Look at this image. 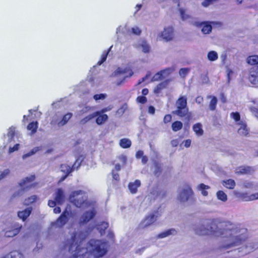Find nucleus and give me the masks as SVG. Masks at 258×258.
<instances>
[{
  "mask_svg": "<svg viewBox=\"0 0 258 258\" xmlns=\"http://www.w3.org/2000/svg\"><path fill=\"white\" fill-rule=\"evenodd\" d=\"M154 174L155 176L158 177L162 172V166L161 164L157 161L154 162Z\"/></svg>",
  "mask_w": 258,
  "mask_h": 258,
  "instance_id": "26",
  "label": "nucleus"
},
{
  "mask_svg": "<svg viewBox=\"0 0 258 258\" xmlns=\"http://www.w3.org/2000/svg\"><path fill=\"white\" fill-rule=\"evenodd\" d=\"M15 127L12 126L9 128L8 132L7 134L9 142L10 143L13 141L14 135H15Z\"/></svg>",
  "mask_w": 258,
  "mask_h": 258,
  "instance_id": "42",
  "label": "nucleus"
},
{
  "mask_svg": "<svg viewBox=\"0 0 258 258\" xmlns=\"http://www.w3.org/2000/svg\"><path fill=\"white\" fill-rule=\"evenodd\" d=\"M239 197L243 201H251L257 199L256 193L250 195H249L246 192L240 193Z\"/></svg>",
  "mask_w": 258,
  "mask_h": 258,
  "instance_id": "20",
  "label": "nucleus"
},
{
  "mask_svg": "<svg viewBox=\"0 0 258 258\" xmlns=\"http://www.w3.org/2000/svg\"><path fill=\"white\" fill-rule=\"evenodd\" d=\"M40 150L39 147H35L33 148L31 151L28 152V153L25 154L23 155L22 158L23 159H26L27 158L33 155L37 152H38Z\"/></svg>",
  "mask_w": 258,
  "mask_h": 258,
  "instance_id": "44",
  "label": "nucleus"
},
{
  "mask_svg": "<svg viewBox=\"0 0 258 258\" xmlns=\"http://www.w3.org/2000/svg\"><path fill=\"white\" fill-rule=\"evenodd\" d=\"M131 32L133 34L136 35H140L141 33V29L138 27H134L131 29Z\"/></svg>",
  "mask_w": 258,
  "mask_h": 258,
  "instance_id": "56",
  "label": "nucleus"
},
{
  "mask_svg": "<svg viewBox=\"0 0 258 258\" xmlns=\"http://www.w3.org/2000/svg\"><path fill=\"white\" fill-rule=\"evenodd\" d=\"M36 196H32L25 200L24 204L26 205H29V204L34 203L36 200Z\"/></svg>",
  "mask_w": 258,
  "mask_h": 258,
  "instance_id": "47",
  "label": "nucleus"
},
{
  "mask_svg": "<svg viewBox=\"0 0 258 258\" xmlns=\"http://www.w3.org/2000/svg\"><path fill=\"white\" fill-rule=\"evenodd\" d=\"M93 109V107L90 106H85L82 108V109L80 111V114L83 115L85 113H87L89 111H91Z\"/></svg>",
  "mask_w": 258,
  "mask_h": 258,
  "instance_id": "46",
  "label": "nucleus"
},
{
  "mask_svg": "<svg viewBox=\"0 0 258 258\" xmlns=\"http://www.w3.org/2000/svg\"><path fill=\"white\" fill-rule=\"evenodd\" d=\"M31 211L32 208L29 207L25 210L19 212L18 213V216L20 219H22L23 221H24L30 215Z\"/></svg>",
  "mask_w": 258,
  "mask_h": 258,
  "instance_id": "21",
  "label": "nucleus"
},
{
  "mask_svg": "<svg viewBox=\"0 0 258 258\" xmlns=\"http://www.w3.org/2000/svg\"><path fill=\"white\" fill-rule=\"evenodd\" d=\"M210 186L205 185L204 183H201L197 186V189L201 191V194L204 196H207L208 195V192L207 191V189L210 188Z\"/></svg>",
  "mask_w": 258,
  "mask_h": 258,
  "instance_id": "27",
  "label": "nucleus"
},
{
  "mask_svg": "<svg viewBox=\"0 0 258 258\" xmlns=\"http://www.w3.org/2000/svg\"><path fill=\"white\" fill-rule=\"evenodd\" d=\"M35 177V175L26 177L19 183L21 189L18 191V196L22 195L24 191L27 190L33 186V184H32L31 182L34 180Z\"/></svg>",
  "mask_w": 258,
  "mask_h": 258,
  "instance_id": "10",
  "label": "nucleus"
},
{
  "mask_svg": "<svg viewBox=\"0 0 258 258\" xmlns=\"http://www.w3.org/2000/svg\"><path fill=\"white\" fill-rule=\"evenodd\" d=\"M216 196L218 200L225 202L227 200V195L222 190H219L216 193Z\"/></svg>",
  "mask_w": 258,
  "mask_h": 258,
  "instance_id": "37",
  "label": "nucleus"
},
{
  "mask_svg": "<svg viewBox=\"0 0 258 258\" xmlns=\"http://www.w3.org/2000/svg\"><path fill=\"white\" fill-rule=\"evenodd\" d=\"M112 177L115 180H119V175L117 173H115L114 170L112 171Z\"/></svg>",
  "mask_w": 258,
  "mask_h": 258,
  "instance_id": "62",
  "label": "nucleus"
},
{
  "mask_svg": "<svg viewBox=\"0 0 258 258\" xmlns=\"http://www.w3.org/2000/svg\"><path fill=\"white\" fill-rule=\"evenodd\" d=\"M54 200L57 205H62L65 200V196L63 190L61 188H58L55 193Z\"/></svg>",
  "mask_w": 258,
  "mask_h": 258,
  "instance_id": "17",
  "label": "nucleus"
},
{
  "mask_svg": "<svg viewBox=\"0 0 258 258\" xmlns=\"http://www.w3.org/2000/svg\"><path fill=\"white\" fill-rule=\"evenodd\" d=\"M108 223L105 222H103L101 224L98 226L97 229L99 231L101 235L105 233V230L108 228Z\"/></svg>",
  "mask_w": 258,
  "mask_h": 258,
  "instance_id": "39",
  "label": "nucleus"
},
{
  "mask_svg": "<svg viewBox=\"0 0 258 258\" xmlns=\"http://www.w3.org/2000/svg\"><path fill=\"white\" fill-rule=\"evenodd\" d=\"M189 70L186 68H182L179 70V74L181 77H185L188 74Z\"/></svg>",
  "mask_w": 258,
  "mask_h": 258,
  "instance_id": "55",
  "label": "nucleus"
},
{
  "mask_svg": "<svg viewBox=\"0 0 258 258\" xmlns=\"http://www.w3.org/2000/svg\"><path fill=\"white\" fill-rule=\"evenodd\" d=\"M193 130L198 136H202L204 133V131L202 129V125L200 123H197L194 125Z\"/></svg>",
  "mask_w": 258,
  "mask_h": 258,
  "instance_id": "30",
  "label": "nucleus"
},
{
  "mask_svg": "<svg viewBox=\"0 0 258 258\" xmlns=\"http://www.w3.org/2000/svg\"><path fill=\"white\" fill-rule=\"evenodd\" d=\"M71 215V211L66 209L57 220L51 223V226L55 228H62L68 222Z\"/></svg>",
  "mask_w": 258,
  "mask_h": 258,
  "instance_id": "6",
  "label": "nucleus"
},
{
  "mask_svg": "<svg viewBox=\"0 0 258 258\" xmlns=\"http://www.w3.org/2000/svg\"><path fill=\"white\" fill-rule=\"evenodd\" d=\"M183 143L184 144V146L186 148H188L190 146L191 144V140L189 139L185 140Z\"/></svg>",
  "mask_w": 258,
  "mask_h": 258,
  "instance_id": "63",
  "label": "nucleus"
},
{
  "mask_svg": "<svg viewBox=\"0 0 258 258\" xmlns=\"http://www.w3.org/2000/svg\"><path fill=\"white\" fill-rule=\"evenodd\" d=\"M73 116V114L72 113H68L64 115L62 117V118L57 122V125L59 126H62L66 124L68 121L72 118Z\"/></svg>",
  "mask_w": 258,
  "mask_h": 258,
  "instance_id": "23",
  "label": "nucleus"
},
{
  "mask_svg": "<svg viewBox=\"0 0 258 258\" xmlns=\"http://www.w3.org/2000/svg\"><path fill=\"white\" fill-rule=\"evenodd\" d=\"M69 200L70 202L78 208L86 209L95 205V202L88 200L87 194L81 190L73 191L70 195Z\"/></svg>",
  "mask_w": 258,
  "mask_h": 258,
  "instance_id": "3",
  "label": "nucleus"
},
{
  "mask_svg": "<svg viewBox=\"0 0 258 258\" xmlns=\"http://www.w3.org/2000/svg\"><path fill=\"white\" fill-rule=\"evenodd\" d=\"M22 225L15 223L8 225L3 230L4 232V236L6 237H13L17 235L20 231Z\"/></svg>",
  "mask_w": 258,
  "mask_h": 258,
  "instance_id": "7",
  "label": "nucleus"
},
{
  "mask_svg": "<svg viewBox=\"0 0 258 258\" xmlns=\"http://www.w3.org/2000/svg\"><path fill=\"white\" fill-rule=\"evenodd\" d=\"M218 0H203L201 3V5L204 7H208L210 6L213 2L217 1Z\"/></svg>",
  "mask_w": 258,
  "mask_h": 258,
  "instance_id": "51",
  "label": "nucleus"
},
{
  "mask_svg": "<svg viewBox=\"0 0 258 258\" xmlns=\"http://www.w3.org/2000/svg\"><path fill=\"white\" fill-rule=\"evenodd\" d=\"M10 173V170L8 169L4 170L0 172V180L6 177Z\"/></svg>",
  "mask_w": 258,
  "mask_h": 258,
  "instance_id": "54",
  "label": "nucleus"
},
{
  "mask_svg": "<svg viewBox=\"0 0 258 258\" xmlns=\"http://www.w3.org/2000/svg\"><path fill=\"white\" fill-rule=\"evenodd\" d=\"M176 110L172 111L173 114L180 117H184L187 121L191 118V113L188 111L187 106V97L185 96H180L175 103Z\"/></svg>",
  "mask_w": 258,
  "mask_h": 258,
  "instance_id": "4",
  "label": "nucleus"
},
{
  "mask_svg": "<svg viewBox=\"0 0 258 258\" xmlns=\"http://www.w3.org/2000/svg\"><path fill=\"white\" fill-rule=\"evenodd\" d=\"M175 70V67H172L170 68H167L163 70H162L160 72L161 73L163 78L164 79L167 77L169 75L171 74Z\"/></svg>",
  "mask_w": 258,
  "mask_h": 258,
  "instance_id": "36",
  "label": "nucleus"
},
{
  "mask_svg": "<svg viewBox=\"0 0 258 258\" xmlns=\"http://www.w3.org/2000/svg\"><path fill=\"white\" fill-rule=\"evenodd\" d=\"M137 100L138 102L142 104L145 103L147 101L146 97L142 96L138 97Z\"/></svg>",
  "mask_w": 258,
  "mask_h": 258,
  "instance_id": "59",
  "label": "nucleus"
},
{
  "mask_svg": "<svg viewBox=\"0 0 258 258\" xmlns=\"http://www.w3.org/2000/svg\"><path fill=\"white\" fill-rule=\"evenodd\" d=\"M255 170L254 167L249 166H242L237 168L235 173L237 174H251Z\"/></svg>",
  "mask_w": 258,
  "mask_h": 258,
  "instance_id": "14",
  "label": "nucleus"
},
{
  "mask_svg": "<svg viewBox=\"0 0 258 258\" xmlns=\"http://www.w3.org/2000/svg\"><path fill=\"white\" fill-rule=\"evenodd\" d=\"M194 195L191 187L185 184L180 187L177 191V199L180 203H185L191 199Z\"/></svg>",
  "mask_w": 258,
  "mask_h": 258,
  "instance_id": "5",
  "label": "nucleus"
},
{
  "mask_svg": "<svg viewBox=\"0 0 258 258\" xmlns=\"http://www.w3.org/2000/svg\"><path fill=\"white\" fill-rule=\"evenodd\" d=\"M20 145L19 144H16L14 147H10L9 149V153L11 154L15 151L18 150L19 148Z\"/></svg>",
  "mask_w": 258,
  "mask_h": 258,
  "instance_id": "58",
  "label": "nucleus"
},
{
  "mask_svg": "<svg viewBox=\"0 0 258 258\" xmlns=\"http://www.w3.org/2000/svg\"><path fill=\"white\" fill-rule=\"evenodd\" d=\"M172 118V116L170 114H167L164 117V122L165 123L169 122Z\"/></svg>",
  "mask_w": 258,
  "mask_h": 258,
  "instance_id": "60",
  "label": "nucleus"
},
{
  "mask_svg": "<svg viewBox=\"0 0 258 258\" xmlns=\"http://www.w3.org/2000/svg\"><path fill=\"white\" fill-rule=\"evenodd\" d=\"M164 78H163V76L160 73V72H158L156 73L152 78V81H158L160 80H163Z\"/></svg>",
  "mask_w": 258,
  "mask_h": 258,
  "instance_id": "49",
  "label": "nucleus"
},
{
  "mask_svg": "<svg viewBox=\"0 0 258 258\" xmlns=\"http://www.w3.org/2000/svg\"><path fill=\"white\" fill-rule=\"evenodd\" d=\"M107 95L106 94H96L94 95L93 98L96 100L98 101L99 100H104L106 98Z\"/></svg>",
  "mask_w": 258,
  "mask_h": 258,
  "instance_id": "53",
  "label": "nucleus"
},
{
  "mask_svg": "<svg viewBox=\"0 0 258 258\" xmlns=\"http://www.w3.org/2000/svg\"><path fill=\"white\" fill-rule=\"evenodd\" d=\"M161 192L157 186L153 187L150 192V196L152 197L154 199H155L157 197H159Z\"/></svg>",
  "mask_w": 258,
  "mask_h": 258,
  "instance_id": "32",
  "label": "nucleus"
},
{
  "mask_svg": "<svg viewBox=\"0 0 258 258\" xmlns=\"http://www.w3.org/2000/svg\"><path fill=\"white\" fill-rule=\"evenodd\" d=\"M177 231L174 228H171L164 231L157 235L158 238H164L170 235H175L177 234Z\"/></svg>",
  "mask_w": 258,
  "mask_h": 258,
  "instance_id": "19",
  "label": "nucleus"
},
{
  "mask_svg": "<svg viewBox=\"0 0 258 258\" xmlns=\"http://www.w3.org/2000/svg\"><path fill=\"white\" fill-rule=\"evenodd\" d=\"M89 208H90V209L85 211L79 219V224L80 225L87 223L92 220L96 214L95 205H93L92 206H89Z\"/></svg>",
  "mask_w": 258,
  "mask_h": 258,
  "instance_id": "8",
  "label": "nucleus"
},
{
  "mask_svg": "<svg viewBox=\"0 0 258 258\" xmlns=\"http://www.w3.org/2000/svg\"><path fill=\"white\" fill-rule=\"evenodd\" d=\"M208 99L211 98V100L209 104V108L211 110L214 111L216 109V105L217 104V99L215 96H212L211 95H209L207 96Z\"/></svg>",
  "mask_w": 258,
  "mask_h": 258,
  "instance_id": "25",
  "label": "nucleus"
},
{
  "mask_svg": "<svg viewBox=\"0 0 258 258\" xmlns=\"http://www.w3.org/2000/svg\"><path fill=\"white\" fill-rule=\"evenodd\" d=\"M230 117L232 118L236 122H240L241 121L240 120V115L239 112H232L230 113Z\"/></svg>",
  "mask_w": 258,
  "mask_h": 258,
  "instance_id": "45",
  "label": "nucleus"
},
{
  "mask_svg": "<svg viewBox=\"0 0 258 258\" xmlns=\"http://www.w3.org/2000/svg\"><path fill=\"white\" fill-rule=\"evenodd\" d=\"M133 75V72L131 70L128 68L121 69L118 68L113 74L112 76L117 77L119 75H122L121 80H117L116 84L117 86L120 85L125 80L126 78L131 77Z\"/></svg>",
  "mask_w": 258,
  "mask_h": 258,
  "instance_id": "9",
  "label": "nucleus"
},
{
  "mask_svg": "<svg viewBox=\"0 0 258 258\" xmlns=\"http://www.w3.org/2000/svg\"><path fill=\"white\" fill-rule=\"evenodd\" d=\"M112 47V46H110V47L109 48V49H108V50L107 52H104L102 54L101 60L99 61L97 63V64L98 65H101L103 62H104L106 60L107 54H108L109 51L111 50Z\"/></svg>",
  "mask_w": 258,
  "mask_h": 258,
  "instance_id": "48",
  "label": "nucleus"
},
{
  "mask_svg": "<svg viewBox=\"0 0 258 258\" xmlns=\"http://www.w3.org/2000/svg\"><path fill=\"white\" fill-rule=\"evenodd\" d=\"M212 22H211L210 25L208 22H195L194 23V25L198 27L201 28V31L203 34H209L212 31Z\"/></svg>",
  "mask_w": 258,
  "mask_h": 258,
  "instance_id": "12",
  "label": "nucleus"
},
{
  "mask_svg": "<svg viewBox=\"0 0 258 258\" xmlns=\"http://www.w3.org/2000/svg\"><path fill=\"white\" fill-rule=\"evenodd\" d=\"M144 156V152L142 150L138 151L136 153V157L138 159L141 158L143 157V156Z\"/></svg>",
  "mask_w": 258,
  "mask_h": 258,
  "instance_id": "61",
  "label": "nucleus"
},
{
  "mask_svg": "<svg viewBox=\"0 0 258 258\" xmlns=\"http://www.w3.org/2000/svg\"><path fill=\"white\" fill-rule=\"evenodd\" d=\"M96 119V122L98 125H101L106 122L108 118L107 114H100L97 116Z\"/></svg>",
  "mask_w": 258,
  "mask_h": 258,
  "instance_id": "29",
  "label": "nucleus"
},
{
  "mask_svg": "<svg viewBox=\"0 0 258 258\" xmlns=\"http://www.w3.org/2000/svg\"><path fill=\"white\" fill-rule=\"evenodd\" d=\"M88 235L87 231H80L74 233L70 241L71 248L73 249L75 247V250L79 255H83L86 251L94 258H100L105 255L108 251V244L103 239H91L87 243L86 248L80 251V244Z\"/></svg>",
  "mask_w": 258,
  "mask_h": 258,
  "instance_id": "2",
  "label": "nucleus"
},
{
  "mask_svg": "<svg viewBox=\"0 0 258 258\" xmlns=\"http://www.w3.org/2000/svg\"><path fill=\"white\" fill-rule=\"evenodd\" d=\"M183 126L182 123L180 121H176L172 124V129L174 132H177L180 130Z\"/></svg>",
  "mask_w": 258,
  "mask_h": 258,
  "instance_id": "38",
  "label": "nucleus"
},
{
  "mask_svg": "<svg viewBox=\"0 0 258 258\" xmlns=\"http://www.w3.org/2000/svg\"><path fill=\"white\" fill-rule=\"evenodd\" d=\"M162 38L166 41L171 40L174 37L173 29L171 27L165 28L161 34Z\"/></svg>",
  "mask_w": 258,
  "mask_h": 258,
  "instance_id": "16",
  "label": "nucleus"
},
{
  "mask_svg": "<svg viewBox=\"0 0 258 258\" xmlns=\"http://www.w3.org/2000/svg\"><path fill=\"white\" fill-rule=\"evenodd\" d=\"M38 127V122H32L30 123L27 126V129L31 131L32 134H34L36 132Z\"/></svg>",
  "mask_w": 258,
  "mask_h": 258,
  "instance_id": "41",
  "label": "nucleus"
},
{
  "mask_svg": "<svg viewBox=\"0 0 258 258\" xmlns=\"http://www.w3.org/2000/svg\"><path fill=\"white\" fill-rule=\"evenodd\" d=\"M84 158L83 156H80L76 159V162L72 167L73 170L75 169L77 170L79 168V167L81 165L82 162L84 160Z\"/></svg>",
  "mask_w": 258,
  "mask_h": 258,
  "instance_id": "40",
  "label": "nucleus"
},
{
  "mask_svg": "<svg viewBox=\"0 0 258 258\" xmlns=\"http://www.w3.org/2000/svg\"><path fill=\"white\" fill-rule=\"evenodd\" d=\"M97 113H96V112H95L93 113L87 115L80 121V123L82 125L86 124V123H87L88 122H89V121L91 120L92 119L96 117L97 116Z\"/></svg>",
  "mask_w": 258,
  "mask_h": 258,
  "instance_id": "24",
  "label": "nucleus"
},
{
  "mask_svg": "<svg viewBox=\"0 0 258 258\" xmlns=\"http://www.w3.org/2000/svg\"><path fill=\"white\" fill-rule=\"evenodd\" d=\"M195 233L199 235H213L223 239L220 243L221 249H232L240 245L247 237V230L229 222L217 225L215 220L207 219L195 225Z\"/></svg>",
  "mask_w": 258,
  "mask_h": 258,
  "instance_id": "1",
  "label": "nucleus"
},
{
  "mask_svg": "<svg viewBox=\"0 0 258 258\" xmlns=\"http://www.w3.org/2000/svg\"><path fill=\"white\" fill-rule=\"evenodd\" d=\"M249 110L253 115L258 118V108L254 106L249 107Z\"/></svg>",
  "mask_w": 258,
  "mask_h": 258,
  "instance_id": "57",
  "label": "nucleus"
},
{
  "mask_svg": "<svg viewBox=\"0 0 258 258\" xmlns=\"http://www.w3.org/2000/svg\"><path fill=\"white\" fill-rule=\"evenodd\" d=\"M157 212H155L147 216L141 222L140 227L141 228H145L154 223L157 219Z\"/></svg>",
  "mask_w": 258,
  "mask_h": 258,
  "instance_id": "11",
  "label": "nucleus"
},
{
  "mask_svg": "<svg viewBox=\"0 0 258 258\" xmlns=\"http://www.w3.org/2000/svg\"><path fill=\"white\" fill-rule=\"evenodd\" d=\"M247 62L250 65L258 64V55H254L248 56L247 58Z\"/></svg>",
  "mask_w": 258,
  "mask_h": 258,
  "instance_id": "34",
  "label": "nucleus"
},
{
  "mask_svg": "<svg viewBox=\"0 0 258 258\" xmlns=\"http://www.w3.org/2000/svg\"><path fill=\"white\" fill-rule=\"evenodd\" d=\"M222 184L227 188L233 189L235 186V182L234 180L229 179L223 181Z\"/></svg>",
  "mask_w": 258,
  "mask_h": 258,
  "instance_id": "28",
  "label": "nucleus"
},
{
  "mask_svg": "<svg viewBox=\"0 0 258 258\" xmlns=\"http://www.w3.org/2000/svg\"><path fill=\"white\" fill-rule=\"evenodd\" d=\"M56 202H55V200H54V201H53V200H49L48 202V205L50 207H54L56 204Z\"/></svg>",
  "mask_w": 258,
  "mask_h": 258,
  "instance_id": "64",
  "label": "nucleus"
},
{
  "mask_svg": "<svg viewBox=\"0 0 258 258\" xmlns=\"http://www.w3.org/2000/svg\"><path fill=\"white\" fill-rule=\"evenodd\" d=\"M141 183L140 180L137 179L134 182H131L128 185V189L132 194L137 193L138 188L141 186Z\"/></svg>",
  "mask_w": 258,
  "mask_h": 258,
  "instance_id": "18",
  "label": "nucleus"
},
{
  "mask_svg": "<svg viewBox=\"0 0 258 258\" xmlns=\"http://www.w3.org/2000/svg\"><path fill=\"white\" fill-rule=\"evenodd\" d=\"M112 108V107L111 106H109L107 107H105V108H104L103 109H102L100 111H96V113H97V116L99 115H100L101 114H104V113L106 112H107V111H109L110 110H111Z\"/></svg>",
  "mask_w": 258,
  "mask_h": 258,
  "instance_id": "52",
  "label": "nucleus"
},
{
  "mask_svg": "<svg viewBox=\"0 0 258 258\" xmlns=\"http://www.w3.org/2000/svg\"><path fill=\"white\" fill-rule=\"evenodd\" d=\"M133 45L135 48L141 49L145 53H149L150 51L151 47L150 45L144 39L139 40Z\"/></svg>",
  "mask_w": 258,
  "mask_h": 258,
  "instance_id": "13",
  "label": "nucleus"
},
{
  "mask_svg": "<svg viewBox=\"0 0 258 258\" xmlns=\"http://www.w3.org/2000/svg\"><path fill=\"white\" fill-rule=\"evenodd\" d=\"M60 169L62 172L67 175H69L73 171L72 167L67 164L61 165Z\"/></svg>",
  "mask_w": 258,
  "mask_h": 258,
  "instance_id": "43",
  "label": "nucleus"
},
{
  "mask_svg": "<svg viewBox=\"0 0 258 258\" xmlns=\"http://www.w3.org/2000/svg\"><path fill=\"white\" fill-rule=\"evenodd\" d=\"M131 145L132 142L131 140L128 139L124 138L120 140L119 145L122 148H128L131 147Z\"/></svg>",
  "mask_w": 258,
  "mask_h": 258,
  "instance_id": "31",
  "label": "nucleus"
},
{
  "mask_svg": "<svg viewBox=\"0 0 258 258\" xmlns=\"http://www.w3.org/2000/svg\"><path fill=\"white\" fill-rule=\"evenodd\" d=\"M127 104H123L121 107H120L117 110V114L118 115H122L125 111L127 109Z\"/></svg>",
  "mask_w": 258,
  "mask_h": 258,
  "instance_id": "50",
  "label": "nucleus"
},
{
  "mask_svg": "<svg viewBox=\"0 0 258 258\" xmlns=\"http://www.w3.org/2000/svg\"><path fill=\"white\" fill-rule=\"evenodd\" d=\"M249 80L253 84L258 83V66H255L250 70Z\"/></svg>",
  "mask_w": 258,
  "mask_h": 258,
  "instance_id": "15",
  "label": "nucleus"
},
{
  "mask_svg": "<svg viewBox=\"0 0 258 258\" xmlns=\"http://www.w3.org/2000/svg\"><path fill=\"white\" fill-rule=\"evenodd\" d=\"M207 57L209 60L214 61L218 58V54L215 51H210L208 52Z\"/></svg>",
  "mask_w": 258,
  "mask_h": 258,
  "instance_id": "35",
  "label": "nucleus"
},
{
  "mask_svg": "<svg viewBox=\"0 0 258 258\" xmlns=\"http://www.w3.org/2000/svg\"><path fill=\"white\" fill-rule=\"evenodd\" d=\"M237 124L240 125V128L238 130V133L241 136H246L248 134V131L246 124L243 121H240L238 122Z\"/></svg>",
  "mask_w": 258,
  "mask_h": 258,
  "instance_id": "22",
  "label": "nucleus"
},
{
  "mask_svg": "<svg viewBox=\"0 0 258 258\" xmlns=\"http://www.w3.org/2000/svg\"><path fill=\"white\" fill-rule=\"evenodd\" d=\"M168 84V81L166 80L159 84L154 89L155 93H159L161 90L165 88Z\"/></svg>",
  "mask_w": 258,
  "mask_h": 258,
  "instance_id": "33",
  "label": "nucleus"
}]
</instances>
